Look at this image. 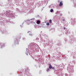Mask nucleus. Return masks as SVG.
Returning <instances> with one entry per match:
<instances>
[{
  "label": "nucleus",
  "instance_id": "obj_1",
  "mask_svg": "<svg viewBox=\"0 0 76 76\" xmlns=\"http://www.w3.org/2000/svg\"><path fill=\"white\" fill-rule=\"evenodd\" d=\"M49 68L50 69H52V66L51 65V64H49Z\"/></svg>",
  "mask_w": 76,
  "mask_h": 76
},
{
  "label": "nucleus",
  "instance_id": "obj_2",
  "mask_svg": "<svg viewBox=\"0 0 76 76\" xmlns=\"http://www.w3.org/2000/svg\"><path fill=\"white\" fill-rule=\"evenodd\" d=\"M63 2H62V1H61V2H60L59 5L60 6H61L63 5Z\"/></svg>",
  "mask_w": 76,
  "mask_h": 76
},
{
  "label": "nucleus",
  "instance_id": "obj_3",
  "mask_svg": "<svg viewBox=\"0 0 76 76\" xmlns=\"http://www.w3.org/2000/svg\"><path fill=\"white\" fill-rule=\"evenodd\" d=\"M37 24H39L40 23V21L39 20H38L37 21Z\"/></svg>",
  "mask_w": 76,
  "mask_h": 76
},
{
  "label": "nucleus",
  "instance_id": "obj_4",
  "mask_svg": "<svg viewBox=\"0 0 76 76\" xmlns=\"http://www.w3.org/2000/svg\"><path fill=\"white\" fill-rule=\"evenodd\" d=\"M29 35L31 36H33V35L32 34H31V33H30V34H29Z\"/></svg>",
  "mask_w": 76,
  "mask_h": 76
},
{
  "label": "nucleus",
  "instance_id": "obj_5",
  "mask_svg": "<svg viewBox=\"0 0 76 76\" xmlns=\"http://www.w3.org/2000/svg\"><path fill=\"white\" fill-rule=\"evenodd\" d=\"M49 23H52V20H51V19H50L49 20Z\"/></svg>",
  "mask_w": 76,
  "mask_h": 76
},
{
  "label": "nucleus",
  "instance_id": "obj_6",
  "mask_svg": "<svg viewBox=\"0 0 76 76\" xmlns=\"http://www.w3.org/2000/svg\"><path fill=\"white\" fill-rule=\"evenodd\" d=\"M53 9H51V10H50V12H53Z\"/></svg>",
  "mask_w": 76,
  "mask_h": 76
},
{
  "label": "nucleus",
  "instance_id": "obj_7",
  "mask_svg": "<svg viewBox=\"0 0 76 76\" xmlns=\"http://www.w3.org/2000/svg\"><path fill=\"white\" fill-rule=\"evenodd\" d=\"M47 25L48 26V25H49V23H47Z\"/></svg>",
  "mask_w": 76,
  "mask_h": 76
},
{
  "label": "nucleus",
  "instance_id": "obj_8",
  "mask_svg": "<svg viewBox=\"0 0 76 76\" xmlns=\"http://www.w3.org/2000/svg\"><path fill=\"white\" fill-rule=\"evenodd\" d=\"M52 69H55V67L53 66V67H52Z\"/></svg>",
  "mask_w": 76,
  "mask_h": 76
},
{
  "label": "nucleus",
  "instance_id": "obj_9",
  "mask_svg": "<svg viewBox=\"0 0 76 76\" xmlns=\"http://www.w3.org/2000/svg\"><path fill=\"white\" fill-rule=\"evenodd\" d=\"M49 68H48V69H47V71H48H48H49Z\"/></svg>",
  "mask_w": 76,
  "mask_h": 76
},
{
  "label": "nucleus",
  "instance_id": "obj_10",
  "mask_svg": "<svg viewBox=\"0 0 76 76\" xmlns=\"http://www.w3.org/2000/svg\"><path fill=\"white\" fill-rule=\"evenodd\" d=\"M58 3H59V2H60V1H59V0H58Z\"/></svg>",
  "mask_w": 76,
  "mask_h": 76
},
{
  "label": "nucleus",
  "instance_id": "obj_11",
  "mask_svg": "<svg viewBox=\"0 0 76 76\" xmlns=\"http://www.w3.org/2000/svg\"><path fill=\"white\" fill-rule=\"evenodd\" d=\"M64 30H65V29H66L65 27H64Z\"/></svg>",
  "mask_w": 76,
  "mask_h": 76
},
{
  "label": "nucleus",
  "instance_id": "obj_12",
  "mask_svg": "<svg viewBox=\"0 0 76 76\" xmlns=\"http://www.w3.org/2000/svg\"><path fill=\"white\" fill-rule=\"evenodd\" d=\"M31 20H33V19H31Z\"/></svg>",
  "mask_w": 76,
  "mask_h": 76
}]
</instances>
